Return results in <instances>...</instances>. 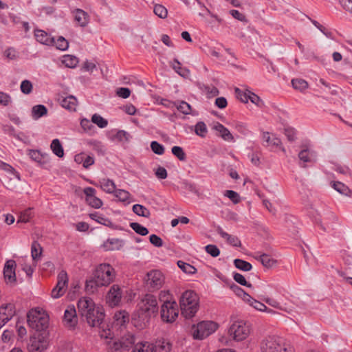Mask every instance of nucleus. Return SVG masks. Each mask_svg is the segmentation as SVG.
I'll return each mask as SVG.
<instances>
[{
  "mask_svg": "<svg viewBox=\"0 0 352 352\" xmlns=\"http://www.w3.org/2000/svg\"><path fill=\"white\" fill-rule=\"evenodd\" d=\"M218 324L211 320L201 321L192 327V335L194 339L203 340L218 329Z\"/></svg>",
  "mask_w": 352,
  "mask_h": 352,
  "instance_id": "nucleus-6",
  "label": "nucleus"
},
{
  "mask_svg": "<svg viewBox=\"0 0 352 352\" xmlns=\"http://www.w3.org/2000/svg\"><path fill=\"white\" fill-rule=\"evenodd\" d=\"M182 315L185 318H191L195 316L199 309V298L197 294L192 290L184 292L179 300Z\"/></svg>",
  "mask_w": 352,
  "mask_h": 352,
  "instance_id": "nucleus-3",
  "label": "nucleus"
},
{
  "mask_svg": "<svg viewBox=\"0 0 352 352\" xmlns=\"http://www.w3.org/2000/svg\"><path fill=\"white\" fill-rule=\"evenodd\" d=\"M261 352H295L294 346L284 338L268 336L260 342Z\"/></svg>",
  "mask_w": 352,
  "mask_h": 352,
  "instance_id": "nucleus-2",
  "label": "nucleus"
},
{
  "mask_svg": "<svg viewBox=\"0 0 352 352\" xmlns=\"http://www.w3.org/2000/svg\"><path fill=\"white\" fill-rule=\"evenodd\" d=\"M159 299L160 301L165 304L167 302H173L171 295L168 290L161 291L159 295Z\"/></svg>",
  "mask_w": 352,
  "mask_h": 352,
  "instance_id": "nucleus-62",
  "label": "nucleus"
},
{
  "mask_svg": "<svg viewBox=\"0 0 352 352\" xmlns=\"http://www.w3.org/2000/svg\"><path fill=\"white\" fill-rule=\"evenodd\" d=\"M68 284V276L65 270H61L57 276V283L55 287L52 290V297L58 298L66 292Z\"/></svg>",
  "mask_w": 352,
  "mask_h": 352,
  "instance_id": "nucleus-11",
  "label": "nucleus"
},
{
  "mask_svg": "<svg viewBox=\"0 0 352 352\" xmlns=\"http://www.w3.org/2000/svg\"><path fill=\"white\" fill-rule=\"evenodd\" d=\"M122 296L120 287L118 285H113L107 295V302L111 307L116 306L120 302Z\"/></svg>",
  "mask_w": 352,
  "mask_h": 352,
  "instance_id": "nucleus-14",
  "label": "nucleus"
},
{
  "mask_svg": "<svg viewBox=\"0 0 352 352\" xmlns=\"http://www.w3.org/2000/svg\"><path fill=\"white\" fill-rule=\"evenodd\" d=\"M212 129L217 131L218 133V135H219L223 140L228 142L234 141V137L232 133L221 123L216 122L214 124Z\"/></svg>",
  "mask_w": 352,
  "mask_h": 352,
  "instance_id": "nucleus-19",
  "label": "nucleus"
},
{
  "mask_svg": "<svg viewBox=\"0 0 352 352\" xmlns=\"http://www.w3.org/2000/svg\"><path fill=\"white\" fill-rule=\"evenodd\" d=\"M154 13L161 19L167 17L168 11L166 8L160 4L155 5L153 10Z\"/></svg>",
  "mask_w": 352,
  "mask_h": 352,
  "instance_id": "nucleus-52",
  "label": "nucleus"
},
{
  "mask_svg": "<svg viewBox=\"0 0 352 352\" xmlns=\"http://www.w3.org/2000/svg\"><path fill=\"white\" fill-rule=\"evenodd\" d=\"M284 133L287 137L288 141L294 142L296 139V133L294 129L293 128H285L284 130Z\"/></svg>",
  "mask_w": 352,
  "mask_h": 352,
  "instance_id": "nucleus-61",
  "label": "nucleus"
},
{
  "mask_svg": "<svg viewBox=\"0 0 352 352\" xmlns=\"http://www.w3.org/2000/svg\"><path fill=\"white\" fill-rule=\"evenodd\" d=\"M205 250L212 257H217L220 254V250L215 245H208L205 247Z\"/></svg>",
  "mask_w": 352,
  "mask_h": 352,
  "instance_id": "nucleus-60",
  "label": "nucleus"
},
{
  "mask_svg": "<svg viewBox=\"0 0 352 352\" xmlns=\"http://www.w3.org/2000/svg\"><path fill=\"white\" fill-rule=\"evenodd\" d=\"M174 104L176 106L177 110L184 115H189L191 113V106L186 102L180 101L179 104H176L175 102Z\"/></svg>",
  "mask_w": 352,
  "mask_h": 352,
  "instance_id": "nucleus-43",
  "label": "nucleus"
},
{
  "mask_svg": "<svg viewBox=\"0 0 352 352\" xmlns=\"http://www.w3.org/2000/svg\"><path fill=\"white\" fill-rule=\"evenodd\" d=\"M91 122L100 128H104L108 124V121L106 119L96 113L92 116Z\"/></svg>",
  "mask_w": 352,
  "mask_h": 352,
  "instance_id": "nucleus-42",
  "label": "nucleus"
},
{
  "mask_svg": "<svg viewBox=\"0 0 352 352\" xmlns=\"http://www.w3.org/2000/svg\"><path fill=\"white\" fill-rule=\"evenodd\" d=\"M224 196L228 197L234 204L240 202L241 199L239 195L232 190H227L223 193Z\"/></svg>",
  "mask_w": 352,
  "mask_h": 352,
  "instance_id": "nucleus-51",
  "label": "nucleus"
},
{
  "mask_svg": "<svg viewBox=\"0 0 352 352\" xmlns=\"http://www.w3.org/2000/svg\"><path fill=\"white\" fill-rule=\"evenodd\" d=\"M292 85L294 89L302 91L308 88V82L301 78H296L292 80Z\"/></svg>",
  "mask_w": 352,
  "mask_h": 352,
  "instance_id": "nucleus-38",
  "label": "nucleus"
},
{
  "mask_svg": "<svg viewBox=\"0 0 352 352\" xmlns=\"http://www.w3.org/2000/svg\"><path fill=\"white\" fill-rule=\"evenodd\" d=\"M178 305L175 301L167 302L161 307V317L166 322H174L178 316Z\"/></svg>",
  "mask_w": 352,
  "mask_h": 352,
  "instance_id": "nucleus-10",
  "label": "nucleus"
},
{
  "mask_svg": "<svg viewBox=\"0 0 352 352\" xmlns=\"http://www.w3.org/2000/svg\"><path fill=\"white\" fill-rule=\"evenodd\" d=\"M174 63L173 65V69L180 76L185 77L189 74V71L186 69L182 68L181 63L178 61L177 59L174 60Z\"/></svg>",
  "mask_w": 352,
  "mask_h": 352,
  "instance_id": "nucleus-47",
  "label": "nucleus"
},
{
  "mask_svg": "<svg viewBox=\"0 0 352 352\" xmlns=\"http://www.w3.org/2000/svg\"><path fill=\"white\" fill-rule=\"evenodd\" d=\"M152 351L153 352H170L172 350V343L164 338L157 339L151 342Z\"/></svg>",
  "mask_w": 352,
  "mask_h": 352,
  "instance_id": "nucleus-18",
  "label": "nucleus"
},
{
  "mask_svg": "<svg viewBox=\"0 0 352 352\" xmlns=\"http://www.w3.org/2000/svg\"><path fill=\"white\" fill-rule=\"evenodd\" d=\"M116 326H124L129 320V315L126 311L116 312L113 316Z\"/></svg>",
  "mask_w": 352,
  "mask_h": 352,
  "instance_id": "nucleus-25",
  "label": "nucleus"
},
{
  "mask_svg": "<svg viewBox=\"0 0 352 352\" xmlns=\"http://www.w3.org/2000/svg\"><path fill=\"white\" fill-rule=\"evenodd\" d=\"M63 63L67 67L74 68L78 63V59L73 55H65L63 59Z\"/></svg>",
  "mask_w": 352,
  "mask_h": 352,
  "instance_id": "nucleus-39",
  "label": "nucleus"
},
{
  "mask_svg": "<svg viewBox=\"0 0 352 352\" xmlns=\"http://www.w3.org/2000/svg\"><path fill=\"white\" fill-rule=\"evenodd\" d=\"M74 20L80 26L85 27L89 21V16L82 9L77 8L74 11Z\"/></svg>",
  "mask_w": 352,
  "mask_h": 352,
  "instance_id": "nucleus-21",
  "label": "nucleus"
},
{
  "mask_svg": "<svg viewBox=\"0 0 352 352\" xmlns=\"http://www.w3.org/2000/svg\"><path fill=\"white\" fill-rule=\"evenodd\" d=\"M130 227L140 235L146 236L148 233V230L146 228L142 226L137 222L131 223Z\"/></svg>",
  "mask_w": 352,
  "mask_h": 352,
  "instance_id": "nucleus-44",
  "label": "nucleus"
},
{
  "mask_svg": "<svg viewBox=\"0 0 352 352\" xmlns=\"http://www.w3.org/2000/svg\"><path fill=\"white\" fill-rule=\"evenodd\" d=\"M100 188L107 193H114L116 191V184L113 180L107 178H103L99 181Z\"/></svg>",
  "mask_w": 352,
  "mask_h": 352,
  "instance_id": "nucleus-26",
  "label": "nucleus"
},
{
  "mask_svg": "<svg viewBox=\"0 0 352 352\" xmlns=\"http://www.w3.org/2000/svg\"><path fill=\"white\" fill-rule=\"evenodd\" d=\"M54 45L58 50L64 51L69 47V42L63 36H59L56 41L54 40Z\"/></svg>",
  "mask_w": 352,
  "mask_h": 352,
  "instance_id": "nucleus-46",
  "label": "nucleus"
},
{
  "mask_svg": "<svg viewBox=\"0 0 352 352\" xmlns=\"http://www.w3.org/2000/svg\"><path fill=\"white\" fill-rule=\"evenodd\" d=\"M86 195L87 203L94 208H100L102 206L100 199L96 197V190L91 187H87L83 190Z\"/></svg>",
  "mask_w": 352,
  "mask_h": 352,
  "instance_id": "nucleus-16",
  "label": "nucleus"
},
{
  "mask_svg": "<svg viewBox=\"0 0 352 352\" xmlns=\"http://www.w3.org/2000/svg\"><path fill=\"white\" fill-rule=\"evenodd\" d=\"M228 333L234 340L242 341L249 336L250 329L246 322L238 320L232 322L228 328Z\"/></svg>",
  "mask_w": 352,
  "mask_h": 352,
  "instance_id": "nucleus-7",
  "label": "nucleus"
},
{
  "mask_svg": "<svg viewBox=\"0 0 352 352\" xmlns=\"http://www.w3.org/2000/svg\"><path fill=\"white\" fill-rule=\"evenodd\" d=\"M298 158L304 163L314 162H316V153L314 151L305 148L299 152Z\"/></svg>",
  "mask_w": 352,
  "mask_h": 352,
  "instance_id": "nucleus-24",
  "label": "nucleus"
},
{
  "mask_svg": "<svg viewBox=\"0 0 352 352\" xmlns=\"http://www.w3.org/2000/svg\"><path fill=\"white\" fill-rule=\"evenodd\" d=\"M123 350H125V349L120 340L115 341L109 344L108 352H122Z\"/></svg>",
  "mask_w": 352,
  "mask_h": 352,
  "instance_id": "nucleus-56",
  "label": "nucleus"
},
{
  "mask_svg": "<svg viewBox=\"0 0 352 352\" xmlns=\"http://www.w3.org/2000/svg\"><path fill=\"white\" fill-rule=\"evenodd\" d=\"M151 342L147 341L138 342L135 345L131 352H153Z\"/></svg>",
  "mask_w": 352,
  "mask_h": 352,
  "instance_id": "nucleus-27",
  "label": "nucleus"
},
{
  "mask_svg": "<svg viewBox=\"0 0 352 352\" xmlns=\"http://www.w3.org/2000/svg\"><path fill=\"white\" fill-rule=\"evenodd\" d=\"M63 322L66 327H74L78 322L76 309L74 306H69L65 311Z\"/></svg>",
  "mask_w": 352,
  "mask_h": 352,
  "instance_id": "nucleus-17",
  "label": "nucleus"
},
{
  "mask_svg": "<svg viewBox=\"0 0 352 352\" xmlns=\"http://www.w3.org/2000/svg\"><path fill=\"white\" fill-rule=\"evenodd\" d=\"M178 267L185 273L188 274H193L197 272L196 268L184 261H179L177 262Z\"/></svg>",
  "mask_w": 352,
  "mask_h": 352,
  "instance_id": "nucleus-40",
  "label": "nucleus"
},
{
  "mask_svg": "<svg viewBox=\"0 0 352 352\" xmlns=\"http://www.w3.org/2000/svg\"><path fill=\"white\" fill-rule=\"evenodd\" d=\"M139 316L144 320L148 319L158 311V303L156 297L150 294H146L138 304Z\"/></svg>",
  "mask_w": 352,
  "mask_h": 352,
  "instance_id": "nucleus-4",
  "label": "nucleus"
},
{
  "mask_svg": "<svg viewBox=\"0 0 352 352\" xmlns=\"http://www.w3.org/2000/svg\"><path fill=\"white\" fill-rule=\"evenodd\" d=\"M78 309L90 326L98 327L101 324L104 316L103 309L96 306L92 299L87 297L80 298L78 302Z\"/></svg>",
  "mask_w": 352,
  "mask_h": 352,
  "instance_id": "nucleus-1",
  "label": "nucleus"
},
{
  "mask_svg": "<svg viewBox=\"0 0 352 352\" xmlns=\"http://www.w3.org/2000/svg\"><path fill=\"white\" fill-rule=\"evenodd\" d=\"M136 338L134 336L133 334L131 333H128L123 336L119 340L120 341L121 344H122L123 347L126 349L132 346L133 345H135L136 342Z\"/></svg>",
  "mask_w": 352,
  "mask_h": 352,
  "instance_id": "nucleus-28",
  "label": "nucleus"
},
{
  "mask_svg": "<svg viewBox=\"0 0 352 352\" xmlns=\"http://www.w3.org/2000/svg\"><path fill=\"white\" fill-rule=\"evenodd\" d=\"M15 314L14 305L12 303L0 307V329L4 326Z\"/></svg>",
  "mask_w": 352,
  "mask_h": 352,
  "instance_id": "nucleus-15",
  "label": "nucleus"
},
{
  "mask_svg": "<svg viewBox=\"0 0 352 352\" xmlns=\"http://www.w3.org/2000/svg\"><path fill=\"white\" fill-rule=\"evenodd\" d=\"M50 148L52 152L58 157H62L64 155L63 148L58 139L52 140Z\"/></svg>",
  "mask_w": 352,
  "mask_h": 352,
  "instance_id": "nucleus-31",
  "label": "nucleus"
},
{
  "mask_svg": "<svg viewBox=\"0 0 352 352\" xmlns=\"http://www.w3.org/2000/svg\"><path fill=\"white\" fill-rule=\"evenodd\" d=\"M89 217L91 219L95 220L104 226L111 227L113 225L111 221L109 219L100 215L98 212L91 213Z\"/></svg>",
  "mask_w": 352,
  "mask_h": 352,
  "instance_id": "nucleus-34",
  "label": "nucleus"
},
{
  "mask_svg": "<svg viewBox=\"0 0 352 352\" xmlns=\"http://www.w3.org/2000/svg\"><path fill=\"white\" fill-rule=\"evenodd\" d=\"M47 346V340L41 333L34 335L30 339L28 350L30 352H42Z\"/></svg>",
  "mask_w": 352,
  "mask_h": 352,
  "instance_id": "nucleus-13",
  "label": "nucleus"
},
{
  "mask_svg": "<svg viewBox=\"0 0 352 352\" xmlns=\"http://www.w3.org/2000/svg\"><path fill=\"white\" fill-rule=\"evenodd\" d=\"M151 148L153 153L157 155H162L164 153V147L157 141H153L151 143Z\"/></svg>",
  "mask_w": 352,
  "mask_h": 352,
  "instance_id": "nucleus-58",
  "label": "nucleus"
},
{
  "mask_svg": "<svg viewBox=\"0 0 352 352\" xmlns=\"http://www.w3.org/2000/svg\"><path fill=\"white\" fill-rule=\"evenodd\" d=\"M16 264L14 260H8L6 262L3 267V277L7 285L12 287L16 285L17 280L16 277Z\"/></svg>",
  "mask_w": 352,
  "mask_h": 352,
  "instance_id": "nucleus-12",
  "label": "nucleus"
},
{
  "mask_svg": "<svg viewBox=\"0 0 352 352\" xmlns=\"http://www.w3.org/2000/svg\"><path fill=\"white\" fill-rule=\"evenodd\" d=\"M133 211L138 216L143 217H148L151 212L148 208L140 204H135L133 206Z\"/></svg>",
  "mask_w": 352,
  "mask_h": 352,
  "instance_id": "nucleus-36",
  "label": "nucleus"
},
{
  "mask_svg": "<svg viewBox=\"0 0 352 352\" xmlns=\"http://www.w3.org/2000/svg\"><path fill=\"white\" fill-rule=\"evenodd\" d=\"M61 106L71 111H75L78 104V100L74 96H68L60 100Z\"/></svg>",
  "mask_w": 352,
  "mask_h": 352,
  "instance_id": "nucleus-23",
  "label": "nucleus"
},
{
  "mask_svg": "<svg viewBox=\"0 0 352 352\" xmlns=\"http://www.w3.org/2000/svg\"><path fill=\"white\" fill-rule=\"evenodd\" d=\"M195 133L200 137H205L208 132L207 126L204 122H199L195 125Z\"/></svg>",
  "mask_w": 352,
  "mask_h": 352,
  "instance_id": "nucleus-45",
  "label": "nucleus"
},
{
  "mask_svg": "<svg viewBox=\"0 0 352 352\" xmlns=\"http://www.w3.org/2000/svg\"><path fill=\"white\" fill-rule=\"evenodd\" d=\"M164 283V278L161 272L152 270L147 273L145 278L146 287L150 292L160 289Z\"/></svg>",
  "mask_w": 352,
  "mask_h": 352,
  "instance_id": "nucleus-9",
  "label": "nucleus"
},
{
  "mask_svg": "<svg viewBox=\"0 0 352 352\" xmlns=\"http://www.w3.org/2000/svg\"><path fill=\"white\" fill-rule=\"evenodd\" d=\"M233 278L237 283L240 284L241 285L246 286L250 288L252 287V285L246 280L244 276L239 273H234Z\"/></svg>",
  "mask_w": 352,
  "mask_h": 352,
  "instance_id": "nucleus-49",
  "label": "nucleus"
},
{
  "mask_svg": "<svg viewBox=\"0 0 352 352\" xmlns=\"http://www.w3.org/2000/svg\"><path fill=\"white\" fill-rule=\"evenodd\" d=\"M94 275L98 278L99 285L107 286L113 281L116 272L109 264L102 263L96 267Z\"/></svg>",
  "mask_w": 352,
  "mask_h": 352,
  "instance_id": "nucleus-8",
  "label": "nucleus"
},
{
  "mask_svg": "<svg viewBox=\"0 0 352 352\" xmlns=\"http://www.w3.org/2000/svg\"><path fill=\"white\" fill-rule=\"evenodd\" d=\"M42 247L36 242L34 241L31 246V254L34 261H37L42 254Z\"/></svg>",
  "mask_w": 352,
  "mask_h": 352,
  "instance_id": "nucleus-32",
  "label": "nucleus"
},
{
  "mask_svg": "<svg viewBox=\"0 0 352 352\" xmlns=\"http://www.w3.org/2000/svg\"><path fill=\"white\" fill-rule=\"evenodd\" d=\"M32 217V212L31 208H28L23 212H22L19 217V219L17 221V223L23 222V223H27L30 221V219Z\"/></svg>",
  "mask_w": 352,
  "mask_h": 352,
  "instance_id": "nucleus-53",
  "label": "nucleus"
},
{
  "mask_svg": "<svg viewBox=\"0 0 352 352\" xmlns=\"http://www.w3.org/2000/svg\"><path fill=\"white\" fill-rule=\"evenodd\" d=\"M250 91H243L241 90L239 88L235 89V94L236 96V98L242 102L247 103L249 101L248 96Z\"/></svg>",
  "mask_w": 352,
  "mask_h": 352,
  "instance_id": "nucleus-54",
  "label": "nucleus"
},
{
  "mask_svg": "<svg viewBox=\"0 0 352 352\" xmlns=\"http://www.w3.org/2000/svg\"><path fill=\"white\" fill-rule=\"evenodd\" d=\"M326 219L329 220V222L326 223L327 228L324 227L323 228L324 230H326L327 228V229H330V228L333 229V224L337 223L338 221L337 216L332 212H330L327 214Z\"/></svg>",
  "mask_w": 352,
  "mask_h": 352,
  "instance_id": "nucleus-48",
  "label": "nucleus"
},
{
  "mask_svg": "<svg viewBox=\"0 0 352 352\" xmlns=\"http://www.w3.org/2000/svg\"><path fill=\"white\" fill-rule=\"evenodd\" d=\"M27 318L30 327L36 331H43L48 327L49 318L47 315L38 309H31L28 312Z\"/></svg>",
  "mask_w": 352,
  "mask_h": 352,
  "instance_id": "nucleus-5",
  "label": "nucleus"
},
{
  "mask_svg": "<svg viewBox=\"0 0 352 352\" xmlns=\"http://www.w3.org/2000/svg\"><path fill=\"white\" fill-rule=\"evenodd\" d=\"M20 88L22 93L29 94L32 91V84L30 80H25L21 82Z\"/></svg>",
  "mask_w": 352,
  "mask_h": 352,
  "instance_id": "nucleus-57",
  "label": "nucleus"
},
{
  "mask_svg": "<svg viewBox=\"0 0 352 352\" xmlns=\"http://www.w3.org/2000/svg\"><path fill=\"white\" fill-rule=\"evenodd\" d=\"M34 36L36 41L42 44L47 45H54V38L52 37L50 34H48L46 32L43 30H35Z\"/></svg>",
  "mask_w": 352,
  "mask_h": 352,
  "instance_id": "nucleus-20",
  "label": "nucleus"
},
{
  "mask_svg": "<svg viewBox=\"0 0 352 352\" xmlns=\"http://www.w3.org/2000/svg\"><path fill=\"white\" fill-rule=\"evenodd\" d=\"M172 153L177 157L180 161L186 160V154L183 148L178 146H174L171 149Z\"/></svg>",
  "mask_w": 352,
  "mask_h": 352,
  "instance_id": "nucleus-55",
  "label": "nucleus"
},
{
  "mask_svg": "<svg viewBox=\"0 0 352 352\" xmlns=\"http://www.w3.org/2000/svg\"><path fill=\"white\" fill-rule=\"evenodd\" d=\"M102 286L98 284V278L94 275L93 278L86 281L85 290L87 293L94 294L97 291L98 287Z\"/></svg>",
  "mask_w": 352,
  "mask_h": 352,
  "instance_id": "nucleus-30",
  "label": "nucleus"
},
{
  "mask_svg": "<svg viewBox=\"0 0 352 352\" xmlns=\"http://www.w3.org/2000/svg\"><path fill=\"white\" fill-rule=\"evenodd\" d=\"M217 232L222 238L225 239L230 245L234 247L241 246V241L237 236L229 234L223 231V230L219 226L217 227Z\"/></svg>",
  "mask_w": 352,
  "mask_h": 352,
  "instance_id": "nucleus-22",
  "label": "nucleus"
},
{
  "mask_svg": "<svg viewBox=\"0 0 352 352\" xmlns=\"http://www.w3.org/2000/svg\"><path fill=\"white\" fill-rule=\"evenodd\" d=\"M12 102L10 96L6 93L0 91V105L6 107Z\"/></svg>",
  "mask_w": 352,
  "mask_h": 352,
  "instance_id": "nucleus-63",
  "label": "nucleus"
},
{
  "mask_svg": "<svg viewBox=\"0 0 352 352\" xmlns=\"http://www.w3.org/2000/svg\"><path fill=\"white\" fill-rule=\"evenodd\" d=\"M87 145L94 151L97 152L99 155H104L105 153L104 146L101 142L97 140H90L87 142Z\"/></svg>",
  "mask_w": 352,
  "mask_h": 352,
  "instance_id": "nucleus-33",
  "label": "nucleus"
},
{
  "mask_svg": "<svg viewBox=\"0 0 352 352\" xmlns=\"http://www.w3.org/2000/svg\"><path fill=\"white\" fill-rule=\"evenodd\" d=\"M332 187L341 194H346L348 188L342 183L335 182L332 184Z\"/></svg>",
  "mask_w": 352,
  "mask_h": 352,
  "instance_id": "nucleus-64",
  "label": "nucleus"
},
{
  "mask_svg": "<svg viewBox=\"0 0 352 352\" xmlns=\"http://www.w3.org/2000/svg\"><path fill=\"white\" fill-rule=\"evenodd\" d=\"M114 195L120 201L122 202L128 201L131 195L128 191L122 189L116 190Z\"/></svg>",
  "mask_w": 352,
  "mask_h": 352,
  "instance_id": "nucleus-50",
  "label": "nucleus"
},
{
  "mask_svg": "<svg viewBox=\"0 0 352 352\" xmlns=\"http://www.w3.org/2000/svg\"><path fill=\"white\" fill-rule=\"evenodd\" d=\"M234 264L237 269L244 272H249L252 268L251 263L240 258L234 259Z\"/></svg>",
  "mask_w": 352,
  "mask_h": 352,
  "instance_id": "nucleus-35",
  "label": "nucleus"
},
{
  "mask_svg": "<svg viewBox=\"0 0 352 352\" xmlns=\"http://www.w3.org/2000/svg\"><path fill=\"white\" fill-rule=\"evenodd\" d=\"M250 96H248L249 100H250L253 104H256L258 107H263L264 106L263 101L260 98L259 96L256 95L252 91H249Z\"/></svg>",
  "mask_w": 352,
  "mask_h": 352,
  "instance_id": "nucleus-59",
  "label": "nucleus"
},
{
  "mask_svg": "<svg viewBox=\"0 0 352 352\" xmlns=\"http://www.w3.org/2000/svg\"><path fill=\"white\" fill-rule=\"evenodd\" d=\"M257 259L259 260L262 265L267 268H271L276 263V260L272 258L268 254H266L260 255L259 258Z\"/></svg>",
  "mask_w": 352,
  "mask_h": 352,
  "instance_id": "nucleus-37",
  "label": "nucleus"
},
{
  "mask_svg": "<svg viewBox=\"0 0 352 352\" xmlns=\"http://www.w3.org/2000/svg\"><path fill=\"white\" fill-rule=\"evenodd\" d=\"M47 109L43 104L35 105L32 109V116L34 120H37L42 116L47 115Z\"/></svg>",
  "mask_w": 352,
  "mask_h": 352,
  "instance_id": "nucleus-29",
  "label": "nucleus"
},
{
  "mask_svg": "<svg viewBox=\"0 0 352 352\" xmlns=\"http://www.w3.org/2000/svg\"><path fill=\"white\" fill-rule=\"evenodd\" d=\"M0 169L3 170L6 173H9L10 175L19 179V175L15 170V169L13 167H12L10 165L3 162L1 160H0Z\"/></svg>",
  "mask_w": 352,
  "mask_h": 352,
  "instance_id": "nucleus-41",
  "label": "nucleus"
}]
</instances>
